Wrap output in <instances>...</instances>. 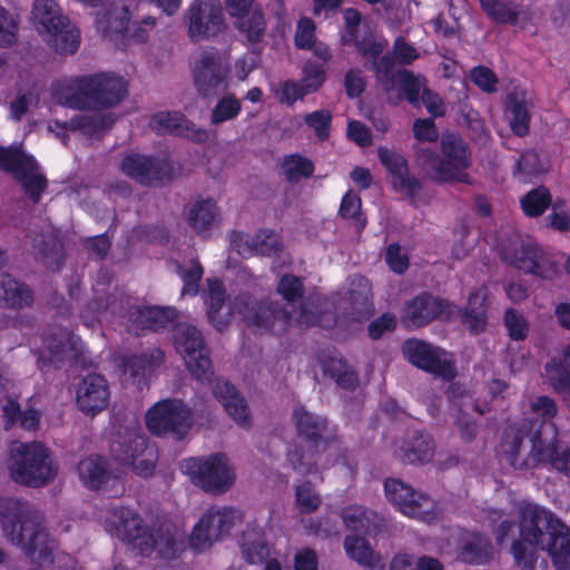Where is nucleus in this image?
Masks as SVG:
<instances>
[{
    "label": "nucleus",
    "mask_w": 570,
    "mask_h": 570,
    "mask_svg": "<svg viewBox=\"0 0 570 570\" xmlns=\"http://www.w3.org/2000/svg\"><path fill=\"white\" fill-rule=\"evenodd\" d=\"M65 16L55 0H36L31 10L30 20L40 36L62 27L67 22Z\"/></svg>",
    "instance_id": "c756f323"
},
{
    "label": "nucleus",
    "mask_w": 570,
    "mask_h": 570,
    "mask_svg": "<svg viewBox=\"0 0 570 570\" xmlns=\"http://www.w3.org/2000/svg\"><path fill=\"white\" fill-rule=\"evenodd\" d=\"M240 521L242 514L235 509H210L194 528L189 543L191 548L204 551L215 541L228 534L233 527Z\"/></svg>",
    "instance_id": "f8f14e48"
},
{
    "label": "nucleus",
    "mask_w": 570,
    "mask_h": 570,
    "mask_svg": "<svg viewBox=\"0 0 570 570\" xmlns=\"http://www.w3.org/2000/svg\"><path fill=\"white\" fill-rule=\"evenodd\" d=\"M190 71L194 88L200 98H216L228 88L229 62L216 48H204L196 52Z\"/></svg>",
    "instance_id": "20e7f679"
},
{
    "label": "nucleus",
    "mask_w": 570,
    "mask_h": 570,
    "mask_svg": "<svg viewBox=\"0 0 570 570\" xmlns=\"http://www.w3.org/2000/svg\"><path fill=\"white\" fill-rule=\"evenodd\" d=\"M552 199L548 188L539 186L527 193L521 199V207L525 215L538 217L550 206Z\"/></svg>",
    "instance_id": "13d9d810"
},
{
    "label": "nucleus",
    "mask_w": 570,
    "mask_h": 570,
    "mask_svg": "<svg viewBox=\"0 0 570 570\" xmlns=\"http://www.w3.org/2000/svg\"><path fill=\"white\" fill-rule=\"evenodd\" d=\"M250 247L261 255L269 256L279 250L281 240L274 232L261 230L252 238Z\"/></svg>",
    "instance_id": "774afa93"
},
{
    "label": "nucleus",
    "mask_w": 570,
    "mask_h": 570,
    "mask_svg": "<svg viewBox=\"0 0 570 570\" xmlns=\"http://www.w3.org/2000/svg\"><path fill=\"white\" fill-rule=\"evenodd\" d=\"M394 82L402 87L407 101L412 106H420V98L424 92V89H428L425 78L414 76L409 70H397L396 73L392 76L391 81H387L386 91H390L393 88Z\"/></svg>",
    "instance_id": "c03bdc74"
},
{
    "label": "nucleus",
    "mask_w": 570,
    "mask_h": 570,
    "mask_svg": "<svg viewBox=\"0 0 570 570\" xmlns=\"http://www.w3.org/2000/svg\"><path fill=\"white\" fill-rule=\"evenodd\" d=\"M541 546L538 541L528 540L527 538H520L514 540L511 546V552L517 564L522 570H534L537 562V547Z\"/></svg>",
    "instance_id": "6e6d98bb"
},
{
    "label": "nucleus",
    "mask_w": 570,
    "mask_h": 570,
    "mask_svg": "<svg viewBox=\"0 0 570 570\" xmlns=\"http://www.w3.org/2000/svg\"><path fill=\"white\" fill-rule=\"evenodd\" d=\"M110 399L106 379L99 374H89L78 384L76 403L87 415H96L104 411Z\"/></svg>",
    "instance_id": "4be33fe9"
},
{
    "label": "nucleus",
    "mask_w": 570,
    "mask_h": 570,
    "mask_svg": "<svg viewBox=\"0 0 570 570\" xmlns=\"http://www.w3.org/2000/svg\"><path fill=\"white\" fill-rule=\"evenodd\" d=\"M97 27L105 35H121L126 39L145 41L146 31L137 23H130L128 8L121 3H112L108 9L97 13Z\"/></svg>",
    "instance_id": "412c9836"
},
{
    "label": "nucleus",
    "mask_w": 570,
    "mask_h": 570,
    "mask_svg": "<svg viewBox=\"0 0 570 570\" xmlns=\"http://www.w3.org/2000/svg\"><path fill=\"white\" fill-rule=\"evenodd\" d=\"M341 517L348 530L364 535L376 537L386 528L383 517L363 505L347 507L342 510Z\"/></svg>",
    "instance_id": "bb28decb"
},
{
    "label": "nucleus",
    "mask_w": 570,
    "mask_h": 570,
    "mask_svg": "<svg viewBox=\"0 0 570 570\" xmlns=\"http://www.w3.org/2000/svg\"><path fill=\"white\" fill-rule=\"evenodd\" d=\"M284 175L287 181L297 183L302 178L312 176L314 166L313 163L299 155H291L282 163Z\"/></svg>",
    "instance_id": "bf43d9fd"
},
{
    "label": "nucleus",
    "mask_w": 570,
    "mask_h": 570,
    "mask_svg": "<svg viewBox=\"0 0 570 570\" xmlns=\"http://www.w3.org/2000/svg\"><path fill=\"white\" fill-rule=\"evenodd\" d=\"M237 27L240 31L246 33L250 42L261 41L266 28L263 12L254 10L250 14L242 17Z\"/></svg>",
    "instance_id": "0e129e2a"
},
{
    "label": "nucleus",
    "mask_w": 570,
    "mask_h": 570,
    "mask_svg": "<svg viewBox=\"0 0 570 570\" xmlns=\"http://www.w3.org/2000/svg\"><path fill=\"white\" fill-rule=\"evenodd\" d=\"M502 450L509 463L517 469L535 466L549 458L550 441L542 438V425L524 419L505 429Z\"/></svg>",
    "instance_id": "7ed1b4c3"
},
{
    "label": "nucleus",
    "mask_w": 570,
    "mask_h": 570,
    "mask_svg": "<svg viewBox=\"0 0 570 570\" xmlns=\"http://www.w3.org/2000/svg\"><path fill=\"white\" fill-rule=\"evenodd\" d=\"M484 12L497 23L517 24L524 13L522 6L512 0H479Z\"/></svg>",
    "instance_id": "37998d69"
},
{
    "label": "nucleus",
    "mask_w": 570,
    "mask_h": 570,
    "mask_svg": "<svg viewBox=\"0 0 570 570\" xmlns=\"http://www.w3.org/2000/svg\"><path fill=\"white\" fill-rule=\"evenodd\" d=\"M240 111V102L234 96H224L218 100L210 114V124L220 125L237 117Z\"/></svg>",
    "instance_id": "680f3d73"
},
{
    "label": "nucleus",
    "mask_w": 570,
    "mask_h": 570,
    "mask_svg": "<svg viewBox=\"0 0 570 570\" xmlns=\"http://www.w3.org/2000/svg\"><path fill=\"white\" fill-rule=\"evenodd\" d=\"M402 351L413 365L444 380H451L456 374L454 364L445 357L446 353L431 344L420 340H407Z\"/></svg>",
    "instance_id": "2eb2a0df"
},
{
    "label": "nucleus",
    "mask_w": 570,
    "mask_h": 570,
    "mask_svg": "<svg viewBox=\"0 0 570 570\" xmlns=\"http://www.w3.org/2000/svg\"><path fill=\"white\" fill-rule=\"evenodd\" d=\"M414 164L420 173L428 179L436 183H451L453 175L448 168V163L436 151L424 146L416 144L413 147Z\"/></svg>",
    "instance_id": "c85d7f7f"
},
{
    "label": "nucleus",
    "mask_w": 570,
    "mask_h": 570,
    "mask_svg": "<svg viewBox=\"0 0 570 570\" xmlns=\"http://www.w3.org/2000/svg\"><path fill=\"white\" fill-rule=\"evenodd\" d=\"M173 342L190 374L202 384L212 383L213 363L202 332L191 324L179 322L173 327Z\"/></svg>",
    "instance_id": "39448f33"
},
{
    "label": "nucleus",
    "mask_w": 570,
    "mask_h": 570,
    "mask_svg": "<svg viewBox=\"0 0 570 570\" xmlns=\"http://www.w3.org/2000/svg\"><path fill=\"white\" fill-rule=\"evenodd\" d=\"M337 314L352 321L362 322L374 314L373 293L370 281L363 275H353L348 278L344 297L335 304Z\"/></svg>",
    "instance_id": "ddd939ff"
},
{
    "label": "nucleus",
    "mask_w": 570,
    "mask_h": 570,
    "mask_svg": "<svg viewBox=\"0 0 570 570\" xmlns=\"http://www.w3.org/2000/svg\"><path fill=\"white\" fill-rule=\"evenodd\" d=\"M488 289L480 287L469 296L468 306L461 313L462 324L473 334L484 331L488 321Z\"/></svg>",
    "instance_id": "2f4dec72"
},
{
    "label": "nucleus",
    "mask_w": 570,
    "mask_h": 570,
    "mask_svg": "<svg viewBox=\"0 0 570 570\" xmlns=\"http://www.w3.org/2000/svg\"><path fill=\"white\" fill-rule=\"evenodd\" d=\"M453 311L454 306L450 302L423 293L405 304L404 321L410 326L421 327L438 318H450Z\"/></svg>",
    "instance_id": "a211bd4d"
},
{
    "label": "nucleus",
    "mask_w": 570,
    "mask_h": 570,
    "mask_svg": "<svg viewBox=\"0 0 570 570\" xmlns=\"http://www.w3.org/2000/svg\"><path fill=\"white\" fill-rule=\"evenodd\" d=\"M521 271L544 279H552L558 275L557 264L540 250H538L534 261H522Z\"/></svg>",
    "instance_id": "e2e57ef3"
},
{
    "label": "nucleus",
    "mask_w": 570,
    "mask_h": 570,
    "mask_svg": "<svg viewBox=\"0 0 570 570\" xmlns=\"http://www.w3.org/2000/svg\"><path fill=\"white\" fill-rule=\"evenodd\" d=\"M277 292L282 295L283 305L288 309H295V305L303 297L304 286L302 278L293 274H285L281 277Z\"/></svg>",
    "instance_id": "4d7b16f0"
},
{
    "label": "nucleus",
    "mask_w": 570,
    "mask_h": 570,
    "mask_svg": "<svg viewBox=\"0 0 570 570\" xmlns=\"http://www.w3.org/2000/svg\"><path fill=\"white\" fill-rule=\"evenodd\" d=\"M176 317L177 312L174 308L135 306L129 311L128 330L135 335H140L145 330L158 331L166 327Z\"/></svg>",
    "instance_id": "393cba45"
},
{
    "label": "nucleus",
    "mask_w": 570,
    "mask_h": 570,
    "mask_svg": "<svg viewBox=\"0 0 570 570\" xmlns=\"http://www.w3.org/2000/svg\"><path fill=\"white\" fill-rule=\"evenodd\" d=\"M343 546L348 558L362 567L373 569L382 561L380 553L361 535L345 537Z\"/></svg>",
    "instance_id": "a19ab883"
},
{
    "label": "nucleus",
    "mask_w": 570,
    "mask_h": 570,
    "mask_svg": "<svg viewBox=\"0 0 570 570\" xmlns=\"http://www.w3.org/2000/svg\"><path fill=\"white\" fill-rule=\"evenodd\" d=\"M114 521L117 538L132 543L137 549V542L147 539L146 525L142 519L129 509H120L115 512Z\"/></svg>",
    "instance_id": "473e14b6"
},
{
    "label": "nucleus",
    "mask_w": 570,
    "mask_h": 570,
    "mask_svg": "<svg viewBox=\"0 0 570 570\" xmlns=\"http://www.w3.org/2000/svg\"><path fill=\"white\" fill-rule=\"evenodd\" d=\"M434 442L429 434L414 432L404 446L403 460L407 463H422L430 461L434 454Z\"/></svg>",
    "instance_id": "a18cd8bd"
},
{
    "label": "nucleus",
    "mask_w": 570,
    "mask_h": 570,
    "mask_svg": "<svg viewBox=\"0 0 570 570\" xmlns=\"http://www.w3.org/2000/svg\"><path fill=\"white\" fill-rule=\"evenodd\" d=\"M510 126L519 137H524L530 129V112L527 102L514 95L509 96Z\"/></svg>",
    "instance_id": "5fc2aeb1"
},
{
    "label": "nucleus",
    "mask_w": 570,
    "mask_h": 570,
    "mask_svg": "<svg viewBox=\"0 0 570 570\" xmlns=\"http://www.w3.org/2000/svg\"><path fill=\"white\" fill-rule=\"evenodd\" d=\"M47 43L59 55L68 56L73 55L80 45L79 31L70 23L67 22L60 28H56L45 36Z\"/></svg>",
    "instance_id": "ea45409f"
},
{
    "label": "nucleus",
    "mask_w": 570,
    "mask_h": 570,
    "mask_svg": "<svg viewBox=\"0 0 570 570\" xmlns=\"http://www.w3.org/2000/svg\"><path fill=\"white\" fill-rule=\"evenodd\" d=\"M187 35L194 42L216 38L226 29L224 12L218 1H197L185 13Z\"/></svg>",
    "instance_id": "9b49d317"
},
{
    "label": "nucleus",
    "mask_w": 570,
    "mask_h": 570,
    "mask_svg": "<svg viewBox=\"0 0 570 570\" xmlns=\"http://www.w3.org/2000/svg\"><path fill=\"white\" fill-rule=\"evenodd\" d=\"M320 362L323 373L332 377L337 385L344 389L355 387L357 376L344 360L335 356H324Z\"/></svg>",
    "instance_id": "09e8293b"
},
{
    "label": "nucleus",
    "mask_w": 570,
    "mask_h": 570,
    "mask_svg": "<svg viewBox=\"0 0 570 570\" xmlns=\"http://www.w3.org/2000/svg\"><path fill=\"white\" fill-rule=\"evenodd\" d=\"M213 394L236 423L243 426L249 424L250 412L248 405L229 381L224 377H216L214 380Z\"/></svg>",
    "instance_id": "a878e982"
},
{
    "label": "nucleus",
    "mask_w": 570,
    "mask_h": 570,
    "mask_svg": "<svg viewBox=\"0 0 570 570\" xmlns=\"http://www.w3.org/2000/svg\"><path fill=\"white\" fill-rule=\"evenodd\" d=\"M187 469L194 483L212 494L227 492L236 480L234 466L222 453L213 454L205 460H191Z\"/></svg>",
    "instance_id": "9d476101"
},
{
    "label": "nucleus",
    "mask_w": 570,
    "mask_h": 570,
    "mask_svg": "<svg viewBox=\"0 0 570 570\" xmlns=\"http://www.w3.org/2000/svg\"><path fill=\"white\" fill-rule=\"evenodd\" d=\"M208 312L209 322L219 331H224L228 325V313L222 314L225 305V288L218 281L208 279Z\"/></svg>",
    "instance_id": "de8ad7c7"
},
{
    "label": "nucleus",
    "mask_w": 570,
    "mask_h": 570,
    "mask_svg": "<svg viewBox=\"0 0 570 570\" xmlns=\"http://www.w3.org/2000/svg\"><path fill=\"white\" fill-rule=\"evenodd\" d=\"M320 446L313 444H294L287 451V461L295 472L301 475H308L317 472V460Z\"/></svg>",
    "instance_id": "79ce46f5"
},
{
    "label": "nucleus",
    "mask_w": 570,
    "mask_h": 570,
    "mask_svg": "<svg viewBox=\"0 0 570 570\" xmlns=\"http://www.w3.org/2000/svg\"><path fill=\"white\" fill-rule=\"evenodd\" d=\"M185 218L197 233L208 230L218 216L216 204L212 199H200L185 207Z\"/></svg>",
    "instance_id": "4c0bfd02"
},
{
    "label": "nucleus",
    "mask_w": 570,
    "mask_h": 570,
    "mask_svg": "<svg viewBox=\"0 0 570 570\" xmlns=\"http://www.w3.org/2000/svg\"><path fill=\"white\" fill-rule=\"evenodd\" d=\"M503 321L511 340L524 341L528 337L530 325L521 313L508 308Z\"/></svg>",
    "instance_id": "69168bd1"
},
{
    "label": "nucleus",
    "mask_w": 570,
    "mask_h": 570,
    "mask_svg": "<svg viewBox=\"0 0 570 570\" xmlns=\"http://www.w3.org/2000/svg\"><path fill=\"white\" fill-rule=\"evenodd\" d=\"M386 497L400 511L411 518L430 521L434 517V502L424 493L414 491L401 480L390 479L384 483Z\"/></svg>",
    "instance_id": "4468645a"
},
{
    "label": "nucleus",
    "mask_w": 570,
    "mask_h": 570,
    "mask_svg": "<svg viewBox=\"0 0 570 570\" xmlns=\"http://www.w3.org/2000/svg\"><path fill=\"white\" fill-rule=\"evenodd\" d=\"M379 158L392 176L395 189L404 191L410 198H415L421 191V181L410 174L406 159L394 150L379 148Z\"/></svg>",
    "instance_id": "5701e85b"
},
{
    "label": "nucleus",
    "mask_w": 570,
    "mask_h": 570,
    "mask_svg": "<svg viewBox=\"0 0 570 570\" xmlns=\"http://www.w3.org/2000/svg\"><path fill=\"white\" fill-rule=\"evenodd\" d=\"M294 419L298 436L306 443L315 446L326 443L324 433L327 429V420L325 417L308 412L304 406H296Z\"/></svg>",
    "instance_id": "7c9ffc66"
},
{
    "label": "nucleus",
    "mask_w": 570,
    "mask_h": 570,
    "mask_svg": "<svg viewBox=\"0 0 570 570\" xmlns=\"http://www.w3.org/2000/svg\"><path fill=\"white\" fill-rule=\"evenodd\" d=\"M441 148L451 175L455 176L452 181L471 184L466 169L472 165V153L466 141L460 135L445 132L441 137Z\"/></svg>",
    "instance_id": "aec40b11"
},
{
    "label": "nucleus",
    "mask_w": 570,
    "mask_h": 570,
    "mask_svg": "<svg viewBox=\"0 0 570 570\" xmlns=\"http://www.w3.org/2000/svg\"><path fill=\"white\" fill-rule=\"evenodd\" d=\"M149 126L159 134L180 135L190 129V121L178 112L163 111L153 116Z\"/></svg>",
    "instance_id": "864d4df0"
},
{
    "label": "nucleus",
    "mask_w": 570,
    "mask_h": 570,
    "mask_svg": "<svg viewBox=\"0 0 570 570\" xmlns=\"http://www.w3.org/2000/svg\"><path fill=\"white\" fill-rule=\"evenodd\" d=\"M233 311L242 315L246 324L264 330L284 331L291 325L293 309L283 305V301H258L248 293L239 294L233 302Z\"/></svg>",
    "instance_id": "0eeeda50"
},
{
    "label": "nucleus",
    "mask_w": 570,
    "mask_h": 570,
    "mask_svg": "<svg viewBox=\"0 0 570 570\" xmlns=\"http://www.w3.org/2000/svg\"><path fill=\"white\" fill-rule=\"evenodd\" d=\"M19 20L0 6V47L8 48L17 42Z\"/></svg>",
    "instance_id": "338daca9"
},
{
    "label": "nucleus",
    "mask_w": 570,
    "mask_h": 570,
    "mask_svg": "<svg viewBox=\"0 0 570 570\" xmlns=\"http://www.w3.org/2000/svg\"><path fill=\"white\" fill-rule=\"evenodd\" d=\"M459 557L465 563L487 564L493 559V546L489 538L472 533L464 540Z\"/></svg>",
    "instance_id": "58836bf2"
},
{
    "label": "nucleus",
    "mask_w": 570,
    "mask_h": 570,
    "mask_svg": "<svg viewBox=\"0 0 570 570\" xmlns=\"http://www.w3.org/2000/svg\"><path fill=\"white\" fill-rule=\"evenodd\" d=\"M556 527L541 548L549 552L557 570H570V528L563 522Z\"/></svg>",
    "instance_id": "72a5a7b5"
},
{
    "label": "nucleus",
    "mask_w": 570,
    "mask_h": 570,
    "mask_svg": "<svg viewBox=\"0 0 570 570\" xmlns=\"http://www.w3.org/2000/svg\"><path fill=\"white\" fill-rule=\"evenodd\" d=\"M0 297L10 308L22 309L33 303L32 289L8 273L0 274Z\"/></svg>",
    "instance_id": "f704fd0d"
},
{
    "label": "nucleus",
    "mask_w": 570,
    "mask_h": 570,
    "mask_svg": "<svg viewBox=\"0 0 570 570\" xmlns=\"http://www.w3.org/2000/svg\"><path fill=\"white\" fill-rule=\"evenodd\" d=\"M146 424L157 436L183 440L193 425V412L181 400H164L149 409Z\"/></svg>",
    "instance_id": "6e6552de"
},
{
    "label": "nucleus",
    "mask_w": 570,
    "mask_h": 570,
    "mask_svg": "<svg viewBox=\"0 0 570 570\" xmlns=\"http://www.w3.org/2000/svg\"><path fill=\"white\" fill-rule=\"evenodd\" d=\"M0 523L6 539L38 566L51 564L57 541L45 527L42 513L29 502L0 499Z\"/></svg>",
    "instance_id": "f257e3e1"
},
{
    "label": "nucleus",
    "mask_w": 570,
    "mask_h": 570,
    "mask_svg": "<svg viewBox=\"0 0 570 570\" xmlns=\"http://www.w3.org/2000/svg\"><path fill=\"white\" fill-rule=\"evenodd\" d=\"M0 169L11 174L33 203L39 202L47 187V179L39 171L36 160L21 147H0Z\"/></svg>",
    "instance_id": "1a4fd4ad"
},
{
    "label": "nucleus",
    "mask_w": 570,
    "mask_h": 570,
    "mask_svg": "<svg viewBox=\"0 0 570 570\" xmlns=\"http://www.w3.org/2000/svg\"><path fill=\"white\" fill-rule=\"evenodd\" d=\"M330 312V303L320 294H313L301 299L295 309L291 313V324L297 323L303 326L315 325L320 322L322 315Z\"/></svg>",
    "instance_id": "e433bc0d"
},
{
    "label": "nucleus",
    "mask_w": 570,
    "mask_h": 570,
    "mask_svg": "<svg viewBox=\"0 0 570 570\" xmlns=\"http://www.w3.org/2000/svg\"><path fill=\"white\" fill-rule=\"evenodd\" d=\"M32 254L47 268L56 272L63 262L62 244L51 234H38L32 238Z\"/></svg>",
    "instance_id": "c9c22d12"
},
{
    "label": "nucleus",
    "mask_w": 570,
    "mask_h": 570,
    "mask_svg": "<svg viewBox=\"0 0 570 570\" xmlns=\"http://www.w3.org/2000/svg\"><path fill=\"white\" fill-rule=\"evenodd\" d=\"M77 470L80 479L90 489H99L109 478L106 462L100 456H89L81 460Z\"/></svg>",
    "instance_id": "8fccbe9b"
},
{
    "label": "nucleus",
    "mask_w": 570,
    "mask_h": 570,
    "mask_svg": "<svg viewBox=\"0 0 570 570\" xmlns=\"http://www.w3.org/2000/svg\"><path fill=\"white\" fill-rule=\"evenodd\" d=\"M114 118L108 114H92L82 116L78 119H72L70 122L60 124L55 121L56 127L63 129H79L82 134L88 136L100 135L111 127Z\"/></svg>",
    "instance_id": "49530a36"
},
{
    "label": "nucleus",
    "mask_w": 570,
    "mask_h": 570,
    "mask_svg": "<svg viewBox=\"0 0 570 570\" xmlns=\"http://www.w3.org/2000/svg\"><path fill=\"white\" fill-rule=\"evenodd\" d=\"M110 453L115 460L130 465L142 476L153 474L158 460L156 446L135 429L118 432L110 444Z\"/></svg>",
    "instance_id": "423d86ee"
},
{
    "label": "nucleus",
    "mask_w": 570,
    "mask_h": 570,
    "mask_svg": "<svg viewBox=\"0 0 570 570\" xmlns=\"http://www.w3.org/2000/svg\"><path fill=\"white\" fill-rule=\"evenodd\" d=\"M538 250L539 248L533 242L515 237L503 245L502 258L515 268L521 269L522 261H534Z\"/></svg>",
    "instance_id": "3c124183"
},
{
    "label": "nucleus",
    "mask_w": 570,
    "mask_h": 570,
    "mask_svg": "<svg viewBox=\"0 0 570 570\" xmlns=\"http://www.w3.org/2000/svg\"><path fill=\"white\" fill-rule=\"evenodd\" d=\"M240 548L243 557L248 563H263L269 557V548L263 535L256 530H248L243 534Z\"/></svg>",
    "instance_id": "603ef678"
},
{
    "label": "nucleus",
    "mask_w": 570,
    "mask_h": 570,
    "mask_svg": "<svg viewBox=\"0 0 570 570\" xmlns=\"http://www.w3.org/2000/svg\"><path fill=\"white\" fill-rule=\"evenodd\" d=\"M7 469L13 482L33 489L50 484L58 475L50 450L36 441L12 445Z\"/></svg>",
    "instance_id": "f03ea898"
},
{
    "label": "nucleus",
    "mask_w": 570,
    "mask_h": 570,
    "mask_svg": "<svg viewBox=\"0 0 570 570\" xmlns=\"http://www.w3.org/2000/svg\"><path fill=\"white\" fill-rule=\"evenodd\" d=\"M56 102L73 109L92 108L88 77L57 82L52 89Z\"/></svg>",
    "instance_id": "cd10ccee"
},
{
    "label": "nucleus",
    "mask_w": 570,
    "mask_h": 570,
    "mask_svg": "<svg viewBox=\"0 0 570 570\" xmlns=\"http://www.w3.org/2000/svg\"><path fill=\"white\" fill-rule=\"evenodd\" d=\"M557 523L562 521L537 504L527 503L520 508V535L540 542L541 547L554 532Z\"/></svg>",
    "instance_id": "6ab92c4d"
},
{
    "label": "nucleus",
    "mask_w": 570,
    "mask_h": 570,
    "mask_svg": "<svg viewBox=\"0 0 570 570\" xmlns=\"http://www.w3.org/2000/svg\"><path fill=\"white\" fill-rule=\"evenodd\" d=\"M120 167L126 176L145 186L159 185L173 174V167L167 160L140 154L127 155Z\"/></svg>",
    "instance_id": "dca6fc26"
},
{
    "label": "nucleus",
    "mask_w": 570,
    "mask_h": 570,
    "mask_svg": "<svg viewBox=\"0 0 570 570\" xmlns=\"http://www.w3.org/2000/svg\"><path fill=\"white\" fill-rule=\"evenodd\" d=\"M47 347L59 361L73 357L76 355L73 336L67 331L53 333L47 340Z\"/></svg>",
    "instance_id": "052dcab7"
},
{
    "label": "nucleus",
    "mask_w": 570,
    "mask_h": 570,
    "mask_svg": "<svg viewBox=\"0 0 570 570\" xmlns=\"http://www.w3.org/2000/svg\"><path fill=\"white\" fill-rule=\"evenodd\" d=\"M185 549V535L174 524L166 522L154 527L146 540L137 542L140 554L148 556L157 551L163 559H175Z\"/></svg>",
    "instance_id": "f3484780"
},
{
    "label": "nucleus",
    "mask_w": 570,
    "mask_h": 570,
    "mask_svg": "<svg viewBox=\"0 0 570 570\" xmlns=\"http://www.w3.org/2000/svg\"><path fill=\"white\" fill-rule=\"evenodd\" d=\"M88 80L92 108L115 106L126 96V85L120 77L99 73L89 76Z\"/></svg>",
    "instance_id": "b1692460"
}]
</instances>
